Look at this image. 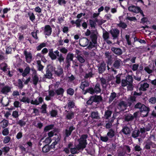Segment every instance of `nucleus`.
<instances>
[{
	"label": "nucleus",
	"mask_w": 156,
	"mask_h": 156,
	"mask_svg": "<svg viewBox=\"0 0 156 156\" xmlns=\"http://www.w3.org/2000/svg\"><path fill=\"white\" fill-rule=\"evenodd\" d=\"M101 91L100 85L98 83L96 84L94 88L90 87L87 88L83 94L86 95L87 93H89L92 95L90 96L86 104L88 105H91L94 103L98 104L102 101L103 99L102 96L101 95H96L101 93Z\"/></svg>",
	"instance_id": "nucleus-1"
},
{
	"label": "nucleus",
	"mask_w": 156,
	"mask_h": 156,
	"mask_svg": "<svg viewBox=\"0 0 156 156\" xmlns=\"http://www.w3.org/2000/svg\"><path fill=\"white\" fill-rule=\"evenodd\" d=\"M134 108L135 109H139L140 112L141 113L142 116L143 117H147L150 111L149 107H147L144 104L140 102H138L135 104Z\"/></svg>",
	"instance_id": "nucleus-2"
},
{
	"label": "nucleus",
	"mask_w": 156,
	"mask_h": 156,
	"mask_svg": "<svg viewBox=\"0 0 156 156\" xmlns=\"http://www.w3.org/2000/svg\"><path fill=\"white\" fill-rule=\"evenodd\" d=\"M48 55L52 60H55L57 58V57H58V60L60 63L63 62L64 60V58L63 57L62 54L61 53L60 54L58 50H56L54 51L53 49L49 50Z\"/></svg>",
	"instance_id": "nucleus-3"
},
{
	"label": "nucleus",
	"mask_w": 156,
	"mask_h": 156,
	"mask_svg": "<svg viewBox=\"0 0 156 156\" xmlns=\"http://www.w3.org/2000/svg\"><path fill=\"white\" fill-rule=\"evenodd\" d=\"M142 94V92H137L136 91H134L133 94V96H130V97L128 99V106L131 107L132 106V103L136 101V96H140Z\"/></svg>",
	"instance_id": "nucleus-4"
},
{
	"label": "nucleus",
	"mask_w": 156,
	"mask_h": 156,
	"mask_svg": "<svg viewBox=\"0 0 156 156\" xmlns=\"http://www.w3.org/2000/svg\"><path fill=\"white\" fill-rule=\"evenodd\" d=\"M55 69V68L53 66L48 65L46 68V73L44 75V77L47 79H51L53 76L52 72Z\"/></svg>",
	"instance_id": "nucleus-5"
},
{
	"label": "nucleus",
	"mask_w": 156,
	"mask_h": 156,
	"mask_svg": "<svg viewBox=\"0 0 156 156\" xmlns=\"http://www.w3.org/2000/svg\"><path fill=\"white\" fill-rule=\"evenodd\" d=\"M112 39L115 40L118 39L120 34V30L117 28H112L109 31Z\"/></svg>",
	"instance_id": "nucleus-6"
},
{
	"label": "nucleus",
	"mask_w": 156,
	"mask_h": 156,
	"mask_svg": "<svg viewBox=\"0 0 156 156\" xmlns=\"http://www.w3.org/2000/svg\"><path fill=\"white\" fill-rule=\"evenodd\" d=\"M23 55L25 56L26 62L28 63H30L32 58V55L31 51L25 50L23 51Z\"/></svg>",
	"instance_id": "nucleus-7"
},
{
	"label": "nucleus",
	"mask_w": 156,
	"mask_h": 156,
	"mask_svg": "<svg viewBox=\"0 0 156 156\" xmlns=\"http://www.w3.org/2000/svg\"><path fill=\"white\" fill-rule=\"evenodd\" d=\"M78 141L79 142V144L76 147L77 150L78 151L81 150H83L86 147L87 143L82 140L79 139L78 140Z\"/></svg>",
	"instance_id": "nucleus-8"
},
{
	"label": "nucleus",
	"mask_w": 156,
	"mask_h": 156,
	"mask_svg": "<svg viewBox=\"0 0 156 156\" xmlns=\"http://www.w3.org/2000/svg\"><path fill=\"white\" fill-rule=\"evenodd\" d=\"M97 34L96 30H92L91 34L90 35V38L91 39V41L94 44H97V40L98 37L97 35Z\"/></svg>",
	"instance_id": "nucleus-9"
},
{
	"label": "nucleus",
	"mask_w": 156,
	"mask_h": 156,
	"mask_svg": "<svg viewBox=\"0 0 156 156\" xmlns=\"http://www.w3.org/2000/svg\"><path fill=\"white\" fill-rule=\"evenodd\" d=\"M52 32V28L49 25H46L44 26V33L45 35L50 36Z\"/></svg>",
	"instance_id": "nucleus-10"
},
{
	"label": "nucleus",
	"mask_w": 156,
	"mask_h": 156,
	"mask_svg": "<svg viewBox=\"0 0 156 156\" xmlns=\"http://www.w3.org/2000/svg\"><path fill=\"white\" fill-rule=\"evenodd\" d=\"M111 50L114 54L117 56H119L123 53L122 50L119 48L112 47L111 48Z\"/></svg>",
	"instance_id": "nucleus-11"
},
{
	"label": "nucleus",
	"mask_w": 156,
	"mask_h": 156,
	"mask_svg": "<svg viewBox=\"0 0 156 156\" xmlns=\"http://www.w3.org/2000/svg\"><path fill=\"white\" fill-rule=\"evenodd\" d=\"M11 87L6 85L2 87L0 90V93L2 94H7L9 92L11 91Z\"/></svg>",
	"instance_id": "nucleus-12"
},
{
	"label": "nucleus",
	"mask_w": 156,
	"mask_h": 156,
	"mask_svg": "<svg viewBox=\"0 0 156 156\" xmlns=\"http://www.w3.org/2000/svg\"><path fill=\"white\" fill-rule=\"evenodd\" d=\"M121 62L122 61L120 59L116 58L114 60L112 67H113L114 69H119L121 66Z\"/></svg>",
	"instance_id": "nucleus-13"
},
{
	"label": "nucleus",
	"mask_w": 156,
	"mask_h": 156,
	"mask_svg": "<svg viewBox=\"0 0 156 156\" xmlns=\"http://www.w3.org/2000/svg\"><path fill=\"white\" fill-rule=\"evenodd\" d=\"M107 69L108 71L110 72H114L115 74H116L117 73V71L115 69H114V68L113 67L110 68L109 67V66H111L112 63V60L111 58H109L107 61Z\"/></svg>",
	"instance_id": "nucleus-14"
},
{
	"label": "nucleus",
	"mask_w": 156,
	"mask_h": 156,
	"mask_svg": "<svg viewBox=\"0 0 156 156\" xmlns=\"http://www.w3.org/2000/svg\"><path fill=\"white\" fill-rule=\"evenodd\" d=\"M142 81L140 82L139 84L140 85V87L139 88V90L140 92L142 91H145L147 90V88L149 87V84L147 83H142Z\"/></svg>",
	"instance_id": "nucleus-15"
},
{
	"label": "nucleus",
	"mask_w": 156,
	"mask_h": 156,
	"mask_svg": "<svg viewBox=\"0 0 156 156\" xmlns=\"http://www.w3.org/2000/svg\"><path fill=\"white\" fill-rule=\"evenodd\" d=\"M98 71L99 74L103 73L106 69V64L104 62H101L98 66Z\"/></svg>",
	"instance_id": "nucleus-16"
},
{
	"label": "nucleus",
	"mask_w": 156,
	"mask_h": 156,
	"mask_svg": "<svg viewBox=\"0 0 156 156\" xmlns=\"http://www.w3.org/2000/svg\"><path fill=\"white\" fill-rule=\"evenodd\" d=\"M128 9L130 11L137 13H139L140 7L132 5L129 7Z\"/></svg>",
	"instance_id": "nucleus-17"
},
{
	"label": "nucleus",
	"mask_w": 156,
	"mask_h": 156,
	"mask_svg": "<svg viewBox=\"0 0 156 156\" xmlns=\"http://www.w3.org/2000/svg\"><path fill=\"white\" fill-rule=\"evenodd\" d=\"M89 86V83L87 81L85 80L84 81L82 82L80 84V88L82 89V93L83 94L86 90H85V88L86 87H88Z\"/></svg>",
	"instance_id": "nucleus-18"
},
{
	"label": "nucleus",
	"mask_w": 156,
	"mask_h": 156,
	"mask_svg": "<svg viewBox=\"0 0 156 156\" xmlns=\"http://www.w3.org/2000/svg\"><path fill=\"white\" fill-rule=\"evenodd\" d=\"M127 104L123 101H120L118 105L119 108L121 111H124L126 109Z\"/></svg>",
	"instance_id": "nucleus-19"
},
{
	"label": "nucleus",
	"mask_w": 156,
	"mask_h": 156,
	"mask_svg": "<svg viewBox=\"0 0 156 156\" xmlns=\"http://www.w3.org/2000/svg\"><path fill=\"white\" fill-rule=\"evenodd\" d=\"M75 129V127L71 126H69V129H66L65 130V137H68L71 135L72 132Z\"/></svg>",
	"instance_id": "nucleus-20"
},
{
	"label": "nucleus",
	"mask_w": 156,
	"mask_h": 156,
	"mask_svg": "<svg viewBox=\"0 0 156 156\" xmlns=\"http://www.w3.org/2000/svg\"><path fill=\"white\" fill-rule=\"evenodd\" d=\"M9 121L6 119H3L0 122V126L1 127L4 129L6 128L8 126Z\"/></svg>",
	"instance_id": "nucleus-21"
},
{
	"label": "nucleus",
	"mask_w": 156,
	"mask_h": 156,
	"mask_svg": "<svg viewBox=\"0 0 156 156\" xmlns=\"http://www.w3.org/2000/svg\"><path fill=\"white\" fill-rule=\"evenodd\" d=\"M121 131L123 134L126 135L130 134L131 132L130 129L127 126H125L123 127Z\"/></svg>",
	"instance_id": "nucleus-22"
},
{
	"label": "nucleus",
	"mask_w": 156,
	"mask_h": 156,
	"mask_svg": "<svg viewBox=\"0 0 156 156\" xmlns=\"http://www.w3.org/2000/svg\"><path fill=\"white\" fill-rule=\"evenodd\" d=\"M107 135L110 139L112 138L115 135V131L112 129H110L107 134Z\"/></svg>",
	"instance_id": "nucleus-23"
},
{
	"label": "nucleus",
	"mask_w": 156,
	"mask_h": 156,
	"mask_svg": "<svg viewBox=\"0 0 156 156\" xmlns=\"http://www.w3.org/2000/svg\"><path fill=\"white\" fill-rule=\"evenodd\" d=\"M70 112L66 114V119L68 120H71L74 117L75 112L71 110H69Z\"/></svg>",
	"instance_id": "nucleus-24"
},
{
	"label": "nucleus",
	"mask_w": 156,
	"mask_h": 156,
	"mask_svg": "<svg viewBox=\"0 0 156 156\" xmlns=\"http://www.w3.org/2000/svg\"><path fill=\"white\" fill-rule=\"evenodd\" d=\"M90 116L92 119H98L100 118L99 113L97 111L91 112Z\"/></svg>",
	"instance_id": "nucleus-25"
},
{
	"label": "nucleus",
	"mask_w": 156,
	"mask_h": 156,
	"mask_svg": "<svg viewBox=\"0 0 156 156\" xmlns=\"http://www.w3.org/2000/svg\"><path fill=\"white\" fill-rule=\"evenodd\" d=\"M53 71L55 74L58 76H60L63 73V69L61 67L58 68L56 70L55 69Z\"/></svg>",
	"instance_id": "nucleus-26"
},
{
	"label": "nucleus",
	"mask_w": 156,
	"mask_h": 156,
	"mask_svg": "<svg viewBox=\"0 0 156 156\" xmlns=\"http://www.w3.org/2000/svg\"><path fill=\"white\" fill-rule=\"evenodd\" d=\"M64 91V89L61 87L55 90V94H56L58 96L61 95L62 96H63Z\"/></svg>",
	"instance_id": "nucleus-27"
},
{
	"label": "nucleus",
	"mask_w": 156,
	"mask_h": 156,
	"mask_svg": "<svg viewBox=\"0 0 156 156\" xmlns=\"http://www.w3.org/2000/svg\"><path fill=\"white\" fill-rule=\"evenodd\" d=\"M54 126V124H51L45 126L44 129V132L46 133L50 130L52 129Z\"/></svg>",
	"instance_id": "nucleus-28"
},
{
	"label": "nucleus",
	"mask_w": 156,
	"mask_h": 156,
	"mask_svg": "<svg viewBox=\"0 0 156 156\" xmlns=\"http://www.w3.org/2000/svg\"><path fill=\"white\" fill-rule=\"evenodd\" d=\"M112 112L109 110H107L105 111L104 115V117L106 119H108L111 117Z\"/></svg>",
	"instance_id": "nucleus-29"
},
{
	"label": "nucleus",
	"mask_w": 156,
	"mask_h": 156,
	"mask_svg": "<svg viewBox=\"0 0 156 156\" xmlns=\"http://www.w3.org/2000/svg\"><path fill=\"white\" fill-rule=\"evenodd\" d=\"M30 68L29 66H27L23 72L22 74V75L23 77H25L30 72Z\"/></svg>",
	"instance_id": "nucleus-30"
},
{
	"label": "nucleus",
	"mask_w": 156,
	"mask_h": 156,
	"mask_svg": "<svg viewBox=\"0 0 156 156\" xmlns=\"http://www.w3.org/2000/svg\"><path fill=\"white\" fill-rule=\"evenodd\" d=\"M133 120V115L130 114H127L125 117V120L126 121L129 122Z\"/></svg>",
	"instance_id": "nucleus-31"
},
{
	"label": "nucleus",
	"mask_w": 156,
	"mask_h": 156,
	"mask_svg": "<svg viewBox=\"0 0 156 156\" xmlns=\"http://www.w3.org/2000/svg\"><path fill=\"white\" fill-rule=\"evenodd\" d=\"M140 132L138 129H135L132 132L131 136L135 138L138 137L140 134Z\"/></svg>",
	"instance_id": "nucleus-32"
},
{
	"label": "nucleus",
	"mask_w": 156,
	"mask_h": 156,
	"mask_svg": "<svg viewBox=\"0 0 156 156\" xmlns=\"http://www.w3.org/2000/svg\"><path fill=\"white\" fill-rule=\"evenodd\" d=\"M81 20L78 19H77L75 21L74 20H72L70 21V23L72 25H73L74 24H76V26L77 27H80V22H81Z\"/></svg>",
	"instance_id": "nucleus-33"
},
{
	"label": "nucleus",
	"mask_w": 156,
	"mask_h": 156,
	"mask_svg": "<svg viewBox=\"0 0 156 156\" xmlns=\"http://www.w3.org/2000/svg\"><path fill=\"white\" fill-rule=\"evenodd\" d=\"M27 15L30 20L32 22H34L35 20V16L33 12L31 11L28 12Z\"/></svg>",
	"instance_id": "nucleus-34"
},
{
	"label": "nucleus",
	"mask_w": 156,
	"mask_h": 156,
	"mask_svg": "<svg viewBox=\"0 0 156 156\" xmlns=\"http://www.w3.org/2000/svg\"><path fill=\"white\" fill-rule=\"evenodd\" d=\"M116 96L117 94L115 92H112L111 93L109 98L108 102L109 103L112 102Z\"/></svg>",
	"instance_id": "nucleus-35"
},
{
	"label": "nucleus",
	"mask_w": 156,
	"mask_h": 156,
	"mask_svg": "<svg viewBox=\"0 0 156 156\" xmlns=\"http://www.w3.org/2000/svg\"><path fill=\"white\" fill-rule=\"evenodd\" d=\"M33 79V83L36 86L37 84L39 78L37 75H34L32 76Z\"/></svg>",
	"instance_id": "nucleus-36"
},
{
	"label": "nucleus",
	"mask_w": 156,
	"mask_h": 156,
	"mask_svg": "<svg viewBox=\"0 0 156 156\" xmlns=\"http://www.w3.org/2000/svg\"><path fill=\"white\" fill-rule=\"evenodd\" d=\"M37 67L38 70L39 71H42L44 67L41 64V61L37 60Z\"/></svg>",
	"instance_id": "nucleus-37"
},
{
	"label": "nucleus",
	"mask_w": 156,
	"mask_h": 156,
	"mask_svg": "<svg viewBox=\"0 0 156 156\" xmlns=\"http://www.w3.org/2000/svg\"><path fill=\"white\" fill-rule=\"evenodd\" d=\"M75 106V104L73 101H70L67 104V107L69 110H71L72 108H73Z\"/></svg>",
	"instance_id": "nucleus-38"
},
{
	"label": "nucleus",
	"mask_w": 156,
	"mask_h": 156,
	"mask_svg": "<svg viewBox=\"0 0 156 156\" xmlns=\"http://www.w3.org/2000/svg\"><path fill=\"white\" fill-rule=\"evenodd\" d=\"M117 25L123 29H125L127 27V24L124 22H122L121 21H120L119 23L117 24Z\"/></svg>",
	"instance_id": "nucleus-39"
},
{
	"label": "nucleus",
	"mask_w": 156,
	"mask_h": 156,
	"mask_svg": "<svg viewBox=\"0 0 156 156\" xmlns=\"http://www.w3.org/2000/svg\"><path fill=\"white\" fill-rule=\"evenodd\" d=\"M6 49L5 53L6 54H11L12 53V47L11 45H7L5 47Z\"/></svg>",
	"instance_id": "nucleus-40"
},
{
	"label": "nucleus",
	"mask_w": 156,
	"mask_h": 156,
	"mask_svg": "<svg viewBox=\"0 0 156 156\" xmlns=\"http://www.w3.org/2000/svg\"><path fill=\"white\" fill-rule=\"evenodd\" d=\"M74 57V55L73 53H68L66 56V60L73 61Z\"/></svg>",
	"instance_id": "nucleus-41"
},
{
	"label": "nucleus",
	"mask_w": 156,
	"mask_h": 156,
	"mask_svg": "<svg viewBox=\"0 0 156 156\" xmlns=\"http://www.w3.org/2000/svg\"><path fill=\"white\" fill-rule=\"evenodd\" d=\"M126 80L127 81L129 84H132L133 79L131 76L129 75H128L126 77Z\"/></svg>",
	"instance_id": "nucleus-42"
},
{
	"label": "nucleus",
	"mask_w": 156,
	"mask_h": 156,
	"mask_svg": "<svg viewBox=\"0 0 156 156\" xmlns=\"http://www.w3.org/2000/svg\"><path fill=\"white\" fill-rule=\"evenodd\" d=\"M103 37L104 40H106L109 39V34L105 30L103 34Z\"/></svg>",
	"instance_id": "nucleus-43"
},
{
	"label": "nucleus",
	"mask_w": 156,
	"mask_h": 156,
	"mask_svg": "<svg viewBox=\"0 0 156 156\" xmlns=\"http://www.w3.org/2000/svg\"><path fill=\"white\" fill-rule=\"evenodd\" d=\"M154 65H153L152 67V69H151L149 68L147 66L145 67L144 69L145 70V71H146L147 73H148L149 74H150L152 73L153 70H154Z\"/></svg>",
	"instance_id": "nucleus-44"
},
{
	"label": "nucleus",
	"mask_w": 156,
	"mask_h": 156,
	"mask_svg": "<svg viewBox=\"0 0 156 156\" xmlns=\"http://www.w3.org/2000/svg\"><path fill=\"white\" fill-rule=\"evenodd\" d=\"M16 124L19 125L20 127H23L25 126L26 124V122L23 119H20L17 121Z\"/></svg>",
	"instance_id": "nucleus-45"
},
{
	"label": "nucleus",
	"mask_w": 156,
	"mask_h": 156,
	"mask_svg": "<svg viewBox=\"0 0 156 156\" xmlns=\"http://www.w3.org/2000/svg\"><path fill=\"white\" fill-rule=\"evenodd\" d=\"M50 146L48 145H45L42 148V151L44 153H47L50 150Z\"/></svg>",
	"instance_id": "nucleus-46"
},
{
	"label": "nucleus",
	"mask_w": 156,
	"mask_h": 156,
	"mask_svg": "<svg viewBox=\"0 0 156 156\" xmlns=\"http://www.w3.org/2000/svg\"><path fill=\"white\" fill-rule=\"evenodd\" d=\"M88 137V136L87 134H84L82 135L79 139L85 142H87V139Z\"/></svg>",
	"instance_id": "nucleus-47"
},
{
	"label": "nucleus",
	"mask_w": 156,
	"mask_h": 156,
	"mask_svg": "<svg viewBox=\"0 0 156 156\" xmlns=\"http://www.w3.org/2000/svg\"><path fill=\"white\" fill-rule=\"evenodd\" d=\"M46 44L45 43L43 42L41 43L36 47L37 50L38 51L40 50L42 48L46 47Z\"/></svg>",
	"instance_id": "nucleus-48"
},
{
	"label": "nucleus",
	"mask_w": 156,
	"mask_h": 156,
	"mask_svg": "<svg viewBox=\"0 0 156 156\" xmlns=\"http://www.w3.org/2000/svg\"><path fill=\"white\" fill-rule=\"evenodd\" d=\"M67 93L68 94L72 96L74 93V90L72 88H69L67 89Z\"/></svg>",
	"instance_id": "nucleus-49"
},
{
	"label": "nucleus",
	"mask_w": 156,
	"mask_h": 156,
	"mask_svg": "<svg viewBox=\"0 0 156 156\" xmlns=\"http://www.w3.org/2000/svg\"><path fill=\"white\" fill-rule=\"evenodd\" d=\"M11 138L9 136H6L4 137L3 140V143L4 144L8 143L11 140Z\"/></svg>",
	"instance_id": "nucleus-50"
},
{
	"label": "nucleus",
	"mask_w": 156,
	"mask_h": 156,
	"mask_svg": "<svg viewBox=\"0 0 156 156\" xmlns=\"http://www.w3.org/2000/svg\"><path fill=\"white\" fill-rule=\"evenodd\" d=\"M20 101L24 103H29L30 102V100L29 99L25 97H23L20 100Z\"/></svg>",
	"instance_id": "nucleus-51"
},
{
	"label": "nucleus",
	"mask_w": 156,
	"mask_h": 156,
	"mask_svg": "<svg viewBox=\"0 0 156 156\" xmlns=\"http://www.w3.org/2000/svg\"><path fill=\"white\" fill-rule=\"evenodd\" d=\"M51 116L52 117H55L57 115L58 112L57 110L52 109L51 111L50 112Z\"/></svg>",
	"instance_id": "nucleus-52"
},
{
	"label": "nucleus",
	"mask_w": 156,
	"mask_h": 156,
	"mask_svg": "<svg viewBox=\"0 0 156 156\" xmlns=\"http://www.w3.org/2000/svg\"><path fill=\"white\" fill-rule=\"evenodd\" d=\"M89 21V24L90 25V27L91 28H95V27L97 24L96 23H95V22L92 20H90Z\"/></svg>",
	"instance_id": "nucleus-53"
},
{
	"label": "nucleus",
	"mask_w": 156,
	"mask_h": 156,
	"mask_svg": "<svg viewBox=\"0 0 156 156\" xmlns=\"http://www.w3.org/2000/svg\"><path fill=\"white\" fill-rule=\"evenodd\" d=\"M65 17L63 16H59L58 18L57 23L59 24L61 23L64 21Z\"/></svg>",
	"instance_id": "nucleus-54"
},
{
	"label": "nucleus",
	"mask_w": 156,
	"mask_h": 156,
	"mask_svg": "<svg viewBox=\"0 0 156 156\" xmlns=\"http://www.w3.org/2000/svg\"><path fill=\"white\" fill-rule=\"evenodd\" d=\"M18 87L20 90H22L23 87L24 85L23 84V83L22 80L20 79H19L18 80Z\"/></svg>",
	"instance_id": "nucleus-55"
},
{
	"label": "nucleus",
	"mask_w": 156,
	"mask_h": 156,
	"mask_svg": "<svg viewBox=\"0 0 156 156\" xmlns=\"http://www.w3.org/2000/svg\"><path fill=\"white\" fill-rule=\"evenodd\" d=\"M4 66L1 67V69L2 70L3 72H5L7 71V69H9V68H7L8 65L6 63L3 64Z\"/></svg>",
	"instance_id": "nucleus-56"
},
{
	"label": "nucleus",
	"mask_w": 156,
	"mask_h": 156,
	"mask_svg": "<svg viewBox=\"0 0 156 156\" xmlns=\"http://www.w3.org/2000/svg\"><path fill=\"white\" fill-rule=\"evenodd\" d=\"M100 138L101 141L105 142H107L109 140V138L107 135L105 136H101Z\"/></svg>",
	"instance_id": "nucleus-57"
},
{
	"label": "nucleus",
	"mask_w": 156,
	"mask_h": 156,
	"mask_svg": "<svg viewBox=\"0 0 156 156\" xmlns=\"http://www.w3.org/2000/svg\"><path fill=\"white\" fill-rule=\"evenodd\" d=\"M47 105L46 104L43 105L41 106V108L42 110L41 112L42 113H47Z\"/></svg>",
	"instance_id": "nucleus-58"
},
{
	"label": "nucleus",
	"mask_w": 156,
	"mask_h": 156,
	"mask_svg": "<svg viewBox=\"0 0 156 156\" xmlns=\"http://www.w3.org/2000/svg\"><path fill=\"white\" fill-rule=\"evenodd\" d=\"M148 101L151 104H154L156 102V98L155 97H151Z\"/></svg>",
	"instance_id": "nucleus-59"
},
{
	"label": "nucleus",
	"mask_w": 156,
	"mask_h": 156,
	"mask_svg": "<svg viewBox=\"0 0 156 156\" xmlns=\"http://www.w3.org/2000/svg\"><path fill=\"white\" fill-rule=\"evenodd\" d=\"M126 20H128L130 21L135 22L137 20V19L135 17H131L128 16L126 17Z\"/></svg>",
	"instance_id": "nucleus-60"
},
{
	"label": "nucleus",
	"mask_w": 156,
	"mask_h": 156,
	"mask_svg": "<svg viewBox=\"0 0 156 156\" xmlns=\"http://www.w3.org/2000/svg\"><path fill=\"white\" fill-rule=\"evenodd\" d=\"M77 58L78 61L81 63H83L85 61V59L80 55H78Z\"/></svg>",
	"instance_id": "nucleus-61"
},
{
	"label": "nucleus",
	"mask_w": 156,
	"mask_h": 156,
	"mask_svg": "<svg viewBox=\"0 0 156 156\" xmlns=\"http://www.w3.org/2000/svg\"><path fill=\"white\" fill-rule=\"evenodd\" d=\"M9 133V130L8 128H4V129L2 130V134L4 136H7Z\"/></svg>",
	"instance_id": "nucleus-62"
},
{
	"label": "nucleus",
	"mask_w": 156,
	"mask_h": 156,
	"mask_svg": "<svg viewBox=\"0 0 156 156\" xmlns=\"http://www.w3.org/2000/svg\"><path fill=\"white\" fill-rule=\"evenodd\" d=\"M28 26L27 24L22 25L19 28V30H20L22 32L24 30H26Z\"/></svg>",
	"instance_id": "nucleus-63"
},
{
	"label": "nucleus",
	"mask_w": 156,
	"mask_h": 156,
	"mask_svg": "<svg viewBox=\"0 0 156 156\" xmlns=\"http://www.w3.org/2000/svg\"><path fill=\"white\" fill-rule=\"evenodd\" d=\"M2 151L3 152L5 153H4V154L5 155V154L7 153L9 151L10 148L9 147H3L2 149Z\"/></svg>",
	"instance_id": "nucleus-64"
}]
</instances>
